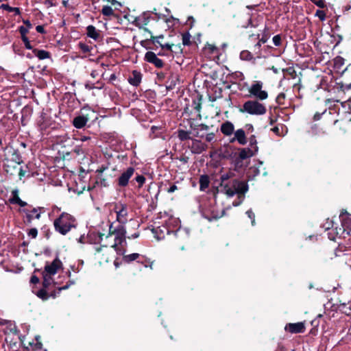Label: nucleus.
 <instances>
[{"mask_svg":"<svg viewBox=\"0 0 351 351\" xmlns=\"http://www.w3.org/2000/svg\"><path fill=\"white\" fill-rule=\"evenodd\" d=\"M78 47L82 50V51H83L85 53H89L92 49L91 47H90L89 45H88L84 43H81V42L79 43Z\"/></svg>","mask_w":351,"mask_h":351,"instance_id":"c756f323","label":"nucleus"},{"mask_svg":"<svg viewBox=\"0 0 351 351\" xmlns=\"http://www.w3.org/2000/svg\"><path fill=\"white\" fill-rule=\"evenodd\" d=\"M12 197L10 199V202L12 204H14L15 202H16V199L20 198L19 197V190L17 189H14L12 191Z\"/></svg>","mask_w":351,"mask_h":351,"instance_id":"2f4dec72","label":"nucleus"},{"mask_svg":"<svg viewBox=\"0 0 351 351\" xmlns=\"http://www.w3.org/2000/svg\"><path fill=\"white\" fill-rule=\"evenodd\" d=\"M88 121V118L85 116H77L73 120V124L76 128H82Z\"/></svg>","mask_w":351,"mask_h":351,"instance_id":"aec40b11","label":"nucleus"},{"mask_svg":"<svg viewBox=\"0 0 351 351\" xmlns=\"http://www.w3.org/2000/svg\"><path fill=\"white\" fill-rule=\"evenodd\" d=\"M29 236H31L32 238H36L38 234V230L36 228H32L29 230L28 232Z\"/></svg>","mask_w":351,"mask_h":351,"instance_id":"de8ad7c7","label":"nucleus"},{"mask_svg":"<svg viewBox=\"0 0 351 351\" xmlns=\"http://www.w3.org/2000/svg\"><path fill=\"white\" fill-rule=\"evenodd\" d=\"M224 213H225L224 210H221L220 212H216V213L213 211L212 212L213 218H214V219L220 218L223 216Z\"/></svg>","mask_w":351,"mask_h":351,"instance_id":"37998d69","label":"nucleus"},{"mask_svg":"<svg viewBox=\"0 0 351 351\" xmlns=\"http://www.w3.org/2000/svg\"><path fill=\"white\" fill-rule=\"evenodd\" d=\"M321 117H322V114L317 112L315 114V115L313 117V119L315 121H318L321 119Z\"/></svg>","mask_w":351,"mask_h":351,"instance_id":"680f3d73","label":"nucleus"},{"mask_svg":"<svg viewBox=\"0 0 351 351\" xmlns=\"http://www.w3.org/2000/svg\"><path fill=\"white\" fill-rule=\"evenodd\" d=\"M22 40L25 45V47L27 49H34L33 47L30 44V42L27 36H24V38H22Z\"/></svg>","mask_w":351,"mask_h":351,"instance_id":"e433bc0d","label":"nucleus"},{"mask_svg":"<svg viewBox=\"0 0 351 351\" xmlns=\"http://www.w3.org/2000/svg\"><path fill=\"white\" fill-rule=\"evenodd\" d=\"M111 236H114V243L110 245V247L108 248L107 242H104V244L95 247L96 252L97 254L104 252L102 255L104 256L105 254H108L109 251H112V249H114L119 254L124 255L125 252V246L127 244L125 225H115L114 222L111 223L109 225V232L107 235L105 234H99V237L100 242H104V237L107 240Z\"/></svg>","mask_w":351,"mask_h":351,"instance_id":"f257e3e1","label":"nucleus"},{"mask_svg":"<svg viewBox=\"0 0 351 351\" xmlns=\"http://www.w3.org/2000/svg\"><path fill=\"white\" fill-rule=\"evenodd\" d=\"M62 4L65 8L69 6V0H62Z\"/></svg>","mask_w":351,"mask_h":351,"instance_id":"338daca9","label":"nucleus"},{"mask_svg":"<svg viewBox=\"0 0 351 351\" xmlns=\"http://www.w3.org/2000/svg\"><path fill=\"white\" fill-rule=\"evenodd\" d=\"M141 80V73L137 71H133L131 75L128 78V82L131 85L134 86H138L140 84Z\"/></svg>","mask_w":351,"mask_h":351,"instance_id":"a211bd4d","label":"nucleus"},{"mask_svg":"<svg viewBox=\"0 0 351 351\" xmlns=\"http://www.w3.org/2000/svg\"><path fill=\"white\" fill-rule=\"evenodd\" d=\"M40 336L36 337V340L37 342L34 344V350H41L42 349L43 344L40 341Z\"/></svg>","mask_w":351,"mask_h":351,"instance_id":"58836bf2","label":"nucleus"},{"mask_svg":"<svg viewBox=\"0 0 351 351\" xmlns=\"http://www.w3.org/2000/svg\"><path fill=\"white\" fill-rule=\"evenodd\" d=\"M249 143L251 148H255L257 146V141L256 139V136L254 135H252L249 138Z\"/></svg>","mask_w":351,"mask_h":351,"instance_id":"f704fd0d","label":"nucleus"},{"mask_svg":"<svg viewBox=\"0 0 351 351\" xmlns=\"http://www.w3.org/2000/svg\"><path fill=\"white\" fill-rule=\"evenodd\" d=\"M136 180L138 183H139L141 185H142L145 182V178L143 176H138L136 178Z\"/></svg>","mask_w":351,"mask_h":351,"instance_id":"09e8293b","label":"nucleus"},{"mask_svg":"<svg viewBox=\"0 0 351 351\" xmlns=\"http://www.w3.org/2000/svg\"><path fill=\"white\" fill-rule=\"evenodd\" d=\"M40 210V208H34L32 210H29L28 209H24L23 211L25 213L27 220L29 223H30L34 218L39 219L40 217V213L38 210Z\"/></svg>","mask_w":351,"mask_h":351,"instance_id":"f3484780","label":"nucleus"},{"mask_svg":"<svg viewBox=\"0 0 351 351\" xmlns=\"http://www.w3.org/2000/svg\"><path fill=\"white\" fill-rule=\"evenodd\" d=\"M339 219L341 222L343 229L339 228V231L341 232L337 231V235L342 234L345 232H346L347 234H349V229L351 226V215L346 210H342L339 215Z\"/></svg>","mask_w":351,"mask_h":351,"instance_id":"6e6552de","label":"nucleus"},{"mask_svg":"<svg viewBox=\"0 0 351 351\" xmlns=\"http://www.w3.org/2000/svg\"><path fill=\"white\" fill-rule=\"evenodd\" d=\"M36 29L38 33H40V34H44L45 32V29H44L43 26H42V25L36 26Z\"/></svg>","mask_w":351,"mask_h":351,"instance_id":"5fc2aeb1","label":"nucleus"},{"mask_svg":"<svg viewBox=\"0 0 351 351\" xmlns=\"http://www.w3.org/2000/svg\"><path fill=\"white\" fill-rule=\"evenodd\" d=\"M246 214L248 216V217L250 219H251V220H252V221H251L252 225L254 226V224H255V215H254V213L252 212V210H248L246 212Z\"/></svg>","mask_w":351,"mask_h":351,"instance_id":"4c0bfd02","label":"nucleus"},{"mask_svg":"<svg viewBox=\"0 0 351 351\" xmlns=\"http://www.w3.org/2000/svg\"><path fill=\"white\" fill-rule=\"evenodd\" d=\"M101 13L104 16H110L114 14V10L109 5H104L102 8Z\"/></svg>","mask_w":351,"mask_h":351,"instance_id":"bb28decb","label":"nucleus"},{"mask_svg":"<svg viewBox=\"0 0 351 351\" xmlns=\"http://www.w3.org/2000/svg\"><path fill=\"white\" fill-rule=\"evenodd\" d=\"M89 139H90V137H88V136H82V137L80 138V140L81 141H82V142L86 141L89 140Z\"/></svg>","mask_w":351,"mask_h":351,"instance_id":"69168bd1","label":"nucleus"},{"mask_svg":"<svg viewBox=\"0 0 351 351\" xmlns=\"http://www.w3.org/2000/svg\"><path fill=\"white\" fill-rule=\"evenodd\" d=\"M19 32L21 34V38H24V36H26V34L28 33L29 32V29L24 27V26H21L19 27Z\"/></svg>","mask_w":351,"mask_h":351,"instance_id":"79ce46f5","label":"nucleus"},{"mask_svg":"<svg viewBox=\"0 0 351 351\" xmlns=\"http://www.w3.org/2000/svg\"><path fill=\"white\" fill-rule=\"evenodd\" d=\"M37 296L41 298L43 300H46L48 299L47 293L45 290L41 289L37 292Z\"/></svg>","mask_w":351,"mask_h":351,"instance_id":"473e14b6","label":"nucleus"},{"mask_svg":"<svg viewBox=\"0 0 351 351\" xmlns=\"http://www.w3.org/2000/svg\"><path fill=\"white\" fill-rule=\"evenodd\" d=\"M313 3H315L319 8H323L325 7V1L324 0H311Z\"/></svg>","mask_w":351,"mask_h":351,"instance_id":"ea45409f","label":"nucleus"},{"mask_svg":"<svg viewBox=\"0 0 351 351\" xmlns=\"http://www.w3.org/2000/svg\"><path fill=\"white\" fill-rule=\"evenodd\" d=\"M63 269V264L59 258L56 257L52 262H47L45 269L42 272L43 278V286L47 288L51 285L58 284L55 281L54 276L60 271Z\"/></svg>","mask_w":351,"mask_h":351,"instance_id":"7ed1b4c3","label":"nucleus"},{"mask_svg":"<svg viewBox=\"0 0 351 351\" xmlns=\"http://www.w3.org/2000/svg\"><path fill=\"white\" fill-rule=\"evenodd\" d=\"M163 38V36H158V37H155V38L153 39V42H154V43H159V42H158V38Z\"/></svg>","mask_w":351,"mask_h":351,"instance_id":"774afa93","label":"nucleus"},{"mask_svg":"<svg viewBox=\"0 0 351 351\" xmlns=\"http://www.w3.org/2000/svg\"><path fill=\"white\" fill-rule=\"evenodd\" d=\"M145 60L149 63L153 64L157 68H162L164 65L163 61L152 51H147L145 53Z\"/></svg>","mask_w":351,"mask_h":351,"instance_id":"9d476101","label":"nucleus"},{"mask_svg":"<svg viewBox=\"0 0 351 351\" xmlns=\"http://www.w3.org/2000/svg\"><path fill=\"white\" fill-rule=\"evenodd\" d=\"M209 185V179L206 176H202L199 179V188L201 191H204Z\"/></svg>","mask_w":351,"mask_h":351,"instance_id":"4be33fe9","label":"nucleus"},{"mask_svg":"<svg viewBox=\"0 0 351 351\" xmlns=\"http://www.w3.org/2000/svg\"><path fill=\"white\" fill-rule=\"evenodd\" d=\"M333 222L331 220H327V221L324 224L323 227L326 230H330L332 228Z\"/></svg>","mask_w":351,"mask_h":351,"instance_id":"a18cd8bd","label":"nucleus"},{"mask_svg":"<svg viewBox=\"0 0 351 351\" xmlns=\"http://www.w3.org/2000/svg\"><path fill=\"white\" fill-rule=\"evenodd\" d=\"M204 49L206 51H209L211 53H214L215 51H217V48L215 45L210 44H208L207 45H206Z\"/></svg>","mask_w":351,"mask_h":351,"instance_id":"c9c22d12","label":"nucleus"},{"mask_svg":"<svg viewBox=\"0 0 351 351\" xmlns=\"http://www.w3.org/2000/svg\"><path fill=\"white\" fill-rule=\"evenodd\" d=\"M161 48L163 49H167V50H169L172 52H173V47H176L174 45H170V44H161V43H159Z\"/></svg>","mask_w":351,"mask_h":351,"instance_id":"c03bdc74","label":"nucleus"},{"mask_svg":"<svg viewBox=\"0 0 351 351\" xmlns=\"http://www.w3.org/2000/svg\"><path fill=\"white\" fill-rule=\"evenodd\" d=\"M273 43L275 46H280L281 44V37L280 35H276L273 37Z\"/></svg>","mask_w":351,"mask_h":351,"instance_id":"a19ab883","label":"nucleus"},{"mask_svg":"<svg viewBox=\"0 0 351 351\" xmlns=\"http://www.w3.org/2000/svg\"><path fill=\"white\" fill-rule=\"evenodd\" d=\"M285 97V93H280L277 98H276V100L278 103L281 104L282 103V100H283Z\"/></svg>","mask_w":351,"mask_h":351,"instance_id":"864d4df0","label":"nucleus"},{"mask_svg":"<svg viewBox=\"0 0 351 351\" xmlns=\"http://www.w3.org/2000/svg\"><path fill=\"white\" fill-rule=\"evenodd\" d=\"M139 237V232H136L134 234H132L131 236H128V239H136Z\"/></svg>","mask_w":351,"mask_h":351,"instance_id":"052dcab7","label":"nucleus"},{"mask_svg":"<svg viewBox=\"0 0 351 351\" xmlns=\"http://www.w3.org/2000/svg\"><path fill=\"white\" fill-rule=\"evenodd\" d=\"M220 130L225 136H230L234 133V126L232 122L227 121L221 124Z\"/></svg>","mask_w":351,"mask_h":351,"instance_id":"2eb2a0df","label":"nucleus"},{"mask_svg":"<svg viewBox=\"0 0 351 351\" xmlns=\"http://www.w3.org/2000/svg\"><path fill=\"white\" fill-rule=\"evenodd\" d=\"M240 112L247 113L251 115H263L267 112L266 106L258 101V100L253 99L246 101L240 108Z\"/></svg>","mask_w":351,"mask_h":351,"instance_id":"39448f33","label":"nucleus"},{"mask_svg":"<svg viewBox=\"0 0 351 351\" xmlns=\"http://www.w3.org/2000/svg\"><path fill=\"white\" fill-rule=\"evenodd\" d=\"M207 147V145L202 143L201 141L194 139L192 141V145L191 147V152L193 154H201L204 152Z\"/></svg>","mask_w":351,"mask_h":351,"instance_id":"4468645a","label":"nucleus"},{"mask_svg":"<svg viewBox=\"0 0 351 351\" xmlns=\"http://www.w3.org/2000/svg\"><path fill=\"white\" fill-rule=\"evenodd\" d=\"M215 138V134L213 133L207 134L206 136V140L208 142L212 141Z\"/></svg>","mask_w":351,"mask_h":351,"instance_id":"603ef678","label":"nucleus"},{"mask_svg":"<svg viewBox=\"0 0 351 351\" xmlns=\"http://www.w3.org/2000/svg\"><path fill=\"white\" fill-rule=\"evenodd\" d=\"M234 136L230 140V143L237 141L241 145H244L247 143V141L243 129H239L236 130L234 132Z\"/></svg>","mask_w":351,"mask_h":351,"instance_id":"ddd939ff","label":"nucleus"},{"mask_svg":"<svg viewBox=\"0 0 351 351\" xmlns=\"http://www.w3.org/2000/svg\"><path fill=\"white\" fill-rule=\"evenodd\" d=\"M141 257V255L138 253H132L128 255H124L123 260L128 263H130L135 260H137Z\"/></svg>","mask_w":351,"mask_h":351,"instance_id":"5701e85b","label":"nucleus"},{"mask_svg":"<svg viewBox=\"0 0 351 351\" xmlns=\"http://www.w3.org/2000/svg\"><path fill=\"white\" fill-rule=\"evenodd\" d=\"M263 83L261 81H255L249 88L248 92L256 100H265L268 97V93L266 90H263Z\"/></svg>","mask_w":351,"mask_h":351,"instance_id":"0eeeda50","label":"nucleus"},{"mask_svg":"<svg viewBox=\"0 0 351 351\" xmlns=\"http://www.w3.org/2000/svg\"><path fill=\"white\" fill-rule=\"evenodd\" d=\"M258 150V147L255 148H243L239 152V158L242 160L253 156Z\"/></svg>","mask_w":351,"mask_h":351,"instance_id":"dca6fc26","label":"nucleus"},{"mask_svg":"<svg viewBox=\"0 0 351 351\" xmlns=\"http://www.w3.org/2000/svg\"><path fill=\"white\" fill-rule=\"evenodd\" d=\"M86 35L88 37L97 41L100 38V31L97 30L93 25H88L86 27Z\"/></svg>","mask_w":351,"mask_h":351,"instance_id":"6ab92c4d","label":"nucleus"},{"mask_svg":"<svg viewBox=\"0 0 351 351\" xmlns=\"http://www.w3.org/2000/svg\"><path fill=\"white\" fill-rule=\"evenodd\" d=\"M33 53L39 60H45V59L50 58V57H51L49 52H48L45 50H40L38 49H34Z\"/></svg>","mask_w":351,"mask_h":351,"instance_id":"412c9836","label":"nucleus"},{"mask_svg":"<svg viewBox=\"0 0 351 351\" xmlns=\"http://www.w3.org/2000/svg\"><path fill=\"white\" fill-rule=\"evenodd\" d=\"M191 35L189 33L182 34V44L184 45H189L191 43Z\"/></svg>","mask_w":351,"mask_h":351,"instance_id":"7c9ffc66","label":"nucleus"},{"mask_svg":"<svg viewBox=\"0 0 351 351\" xmlns=\"http://www.w3.org/2000/svg\"><path fill=\"white\" fill-rule=\"evenodd\" d=\"M106 1L110 3L112 5H118L119 6H121V3L117 0H106Z\"/></svg>","mask_w":351,"mask_h":351,"instance_id":"13d9d810","label":"nucleus"},{"mask_svg":"<svg viewBox=\"0 0 351 351\" xmlns=\"http://www.w3.org/2000/svg\"><path fill=\"white\" fill-rule=\"evenodd\" d=\"M138 262L143 264L145 267H149L150 269L153 268V262L150 261L149 260H146L145 263L142 261L138 260Z\"/></svg>","mask_w":351,"mask_h":351,"instance_id":"49530a36","label":"nucleus"},{"mask_svg":"<svg viewBox=\"0 0 351 351\" xmlns=\"http://www.w3.org/2000/svg\"><path fill=\"white\" fill-rule=\"evenodd\" d=\"M245 128L248 132H253L254 130V127L252 124H246Z\"/></svg>","mask_w":351,"mask_h":351,"instance_id":"4d7b16f0","label":"nucleus"},{"mask_svg":"<svg viewBox=\"0 0 351 351\" xmlns=\"http://www.w3.org/2000/svg\"><path fill=\"white\" fill-rule=\"evenodd\" d=\"M1 8L5 10L10 12H14V14L16 15H19L21 13L20 9L19 8L10 7L8 4H2L1 5Z\"/></svg>","mask_w":351,"mask_h":351,"instance_id":"a878e982","label":"nucleus"},{"mask_svg":"<svg viewBox=\"0 0 351 351\" xmlns=\"http://www.w3.org/2000/svg\"><path fill=\"white\" fill-rule=\"evenodd\" d=\"M114 212L116 213V221L118 224L125 225L128 221V206L125 204L118 202L114 204Z\"/></svg>","mask_w":351,"mask_h":351,"instance_id":"423d86ee","label":"nucleus"},{"mask_svg":"<svg viewBox=\"0 0 351 351\" xmlns=\"http://www.w3.org/2000/svg\"><path fill=\"white\" fill-rule=\"evenodd\" d=\"M30 281L33 284H36V283H38L39 282V278L37 276H32L31 277Z\"/></svg>","mask_w":351,"mask_h":351,"instance_id":"6e6d98bb","label":"nucleus"},{"mask_svg":"<svg viewBox=\"0 0 351 351\" xmlns=\"http://www.w3.org/2000/svg\"><path fill=\"white\" fill-rule=\"evenodd\" d=\"M230 177V176L229 173H225L221 176V186L223 188L224 193L229 197H233L234 195H237L239 201L234 202L232 203L234 206H237L243 201L244 195L248 190V186L245 182L239 181L238 180H233L228 184H224V182L228 180Z\"/></svg>","mask_w":351,"mask_h":351,"instance_id":"f03ea898","label":"nucleus"},{"mask_svg":"<svg viewBox=\"0 0 351 351\" xmlns=\"http://www.w3.org/2000/svg\"><path fill=\"white\" fill-rule=\"evenodd\" d=\"M177 189H178L177 186L175 184H173L169 188H168L167 189V191L169 193H172L175 192Z\"/></svg>","mask_w":351,"mask_h":351,"instance_id":"8fccbe9b","label":"nucleus"},{"mask_svg":"<svg viewBox=\"0 0 351 351\" xmlns=\"http://www.w3.org/2000/svg\"><path fill=\"white\" fill-rule=\"evenodd\" d=\"M45 4L47 6V7H51V6H53V4L52 3L51 1L50 0H46L45 1Z\"/></svg>","mask_w":351,"mask_h":351,"instance_id":"0e129e2a","label":"nucleus"},{"mask_svg":"<svg viewBox=\"0 0 351 351\" xmlns=\"http://www.w3.org/2000/svg\"><path fill=\"white\" fill-rule=\"evenodd\" d=\"M240 58L243 60H250L253 58V56L248 51H242L240 53Z\"/></svg>","mask_w":351,"mask_h":351,"instance_id":"cd10ccee","label":"nucleus"},{"mask_svg":"<svg viewBox=\"0 0 351 351\" xmlns=\"http://www.w3.org/2000/svg\"><path fill=\"white\" fill-rule=\"evenodd\" d=\"M152 233L154 234V237L157 240H161L165 238L166 234H168L171 232V229L169 223L167 226H162L154 228L152 230Z\"/></svg>","mask_w":351,"mask_h":351,"instance_id":"1a4fd4ad","label":"nucleus"},{"mask_svg":"<svg viewBox=\"0 0 351 351\" xmlns=\"http://www.w3.org/2000/svg\"><path fill=\"white\" fill-rule=\"evenodd\" d=\"M23 23L26 25L25 27H27L28 29L32 27V24L28 20L24 21Z\"/></svg>","mask_w":351,"mask_h":351,"instance_id":"e2e57ef3","label":"nucleus"},{"mask_svg":"<svg viewBox=\"0 0 351 351\" xmlns=\"http://www.w3.org/2000/svg\"><path fill=\"white\" fill-rule=\"evenodd\" d=\"M85 88L88 90H92L95 88V86L93 84L90 83H86L85 84Z\"/></svg>","mask_w":351,"mask_h":351,"instance_id":"bf43d9fd","label":"nucleus"},{"mask_svg":"<svg viewBox=\"0 0 351 351\" xmlns=\"http://www.w3.org/2000/svg\"><path fill=\"white\" fill-rule=\"evenodd\" d=\"M175 235L177 237H182V238H188L189 235V232L186 229H180L178 228L175 231Z\"/></svg>","mask_w":351,"mask_h":351,"instance_id":"393cba45","label":"nucleus"},{"mask_svg":"<svg viewBox=\"0 0 351 351\" xmlns=\"http://www.w3.org/2000/svg\"><path fill=\"white\" fill-rule=\"evenodd\" d=\"M178 78L176 75H172L167 82V88L172 90L176 85Z\"/></svg>","mask_w":351,"mask_h":351,"instance_id":"b1692460","label":"nucleus"},{"mask_svg":"<svg viewBox=\"0 0 351 351\" xmlns=\"http://www.w3.org/2000/svg\"><path fill=\"white\" fill-rule=\"evenodd\" d=\"M285 330L291 333H301L304 331L305 327L302 322L290 323L286 325Z\"/></svg>","mask_w":351,"mask_h":351,"instance_id":"f8f14e48","label":"nucleus"},{"mask_svg":"<svg viewBox=\"0 0 351 351\" xmlns=\"http://www.w3.org/2000/svg\"><path fill=\"white\" fill-rule=\"evenodd\" d=\"M315 16H317L322 21H324L326 19V13L323 10H317L315 12Z\"/></svg>","mask_w":351,"mask_h":351,"instance_id":"72a5a7b5","label":"nucleus"},{"mask_svg":"<svg viewBox=\"0 0 351 351\" xmlns=\"http://www.w3.org/2000/svg\"><path fill=\"white\" fill-rule=\"evenodd\" d=\"M134 172L133 167H129L125 171H124L119 178V185L121 186H125L129 182V180L132 176Z\"/></svg>","mask_w":351,"mask_h":351,"instance_id":"9b49d317","label":"nucleus"},{"mask_svg":"<svg viewBox=\"0 0 351 351\" xmlns=\"http://www.w3.org/2000/svg\"><path fill=\"white\" fill-rule=\"evenodd\" d=\"M16 202H15L14 204H16L21 207H24L27 205V203L21 200L20 198H16Z\"/></svg>","mask_w":351,"mask_h":351,"instance_id":"3c124183","label":"nucleus"},{"mask_svg":"<svg viewBox=\"0 0 351 351\" xmlns=\"http://www.w3.org/2000/svg\"><path fill=\"white\" fill-rule=\"evenodd\" d=\"M178 138L181 141H184L190 138V134L189 132L180 130L178 131Z\"/></svg>","mask_w":351,"mask_h":351,"instance_id":"c85d7f7f","label":"nucleus"},{"mask_svg":"<svg viewBox=\"0 0 351 351\" xmlns=\"http://www.w3.org/2000/svg\"><path fill=\"white\" fill-rule=\"evenodd\" d=\"M56 231L65 235L75 227V219L69 213H63L53 222Z\"/></svg>","mask_w":351,"mask_h":351,"instance_id":"20e7f679","label":"nucleus"}]
</instances>
